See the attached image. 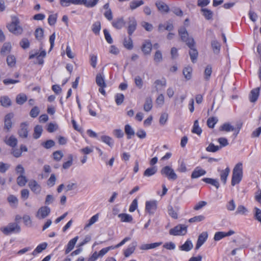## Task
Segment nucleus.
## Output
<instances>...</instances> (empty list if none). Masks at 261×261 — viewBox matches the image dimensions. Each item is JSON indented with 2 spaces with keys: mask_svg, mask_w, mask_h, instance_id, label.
<instances>
[{
  "mask_svg": "<svg viewBox=\"0 0 261 261\" xmlns=\"http://www.w3.org/2000/svg\"><path fill=\"white\" fill-rule=\"evenodd\" d=\"M243 177V164L242 163H238L234 166L231 181L232 186L238 184L241 180Z\"/></svg>",
  "mask_w": 261,
  "mask_h": 261,
  "instance_id": "obj_1",
  "label": "nucleus"
},
{
  "mask_svg": "<svg viewBox=\"0 0 261 261\" xmlns=\"http://www.w3.org/2000/svg\"><path fill=\"white\" fill-rule=\"evenodd\" d=\"M0 230L5 235L19 233L20 226L17 223H10L6 226L0 228Z\"/></svg>",
  "mask_w": 261,
  "mask_h": 261,
  "instance_id": "obj_2",
  "label": "nucleus"
},
{
  "mask_svg": "<svg viewBox=\"0 0 261 261\" xmlns=\"http://www.w3.org/2000/svg\"><path fill=\"white\" fill-rule=\"evenodd\" d=\"M9 31L15 35L21 34L22 32V29L19 25V20L16 17L12 18V22L7 26Z\"/></svg>",
  "mask_w": 261,
  "mask_h": 261,
  "instance_id": "obj_3",
  "label": "nucleus"
},
{
  "mask_svg": "<svg viewBox=\"0 0 261 261\" xmlns=\"http://www.w3.org/2000/svg\"><path fill=\"white\" fill-rule=\"evenodd\" d=\"M161 173L169 180H175L177 178V175L174 170L169 166L163 167L161 170Z\"/></svg>",
  "mask_w": 261,
  "mask_h": 261,
  "instance_id": "obj_4",
  "label": "nucleus"
},
{
  "mask_svg": "<svg viewBox=\"0 0 261 261\" xmlns=\"http://www.w3.org/2000/svg\"><path fill=\"white\" fill-rule=\"evenodd\" d=\"M188 46L190 48L189 55L193 63H195L198 56V51L195 48V41L194 39H190L188 42Z\"/></svg>",
  "mask_w": 261,
  "mask_h": 261,
  "instance_id": "obj_5",
  "label": "nucleus"
},
{
  "mask_svg": "<svg viewBox=\"0 0 261 261\" xmlns=\"http://www.w3.org/2000/svg\"><path fill=\"white\" fill-rule=\"evenodd\" d=\"M96 83L99 87V91L102 95L106 94L104 88L107 87L104 76L101 73H98L96 76Z\"/></svg>",
  "mask_w": 261,
  "mask_h": 261,
  "instance_id": "obj_6",
  "label": "nucleus"
},
{
  "mask_svg": "<svg viewBox=\"0 0 261 261\" xmlns=\"http://www.w3.org/2000/svg\"><path fill=\"white\" fill-rule=\"evenodd\" d=\"M187 226L185 225H178L169 230V233L173 236L185 235L187 233Z\"/></svg>",
  "mask_w": 261,
  "mask_h": 261,
  "instance_id": "obj_7",
  "label": "nucleus"
},
{
  "mask_svg": "<svg viewBox=\"0 0 261 261\" xmlns=\"http://www.w3.org/2000/svg\"><path fill=\"white\" fill-rule=\"evenodd\" d=\"M50 213V208L47 206L40 207L36 213V217L37 219L41 220L46 218Z\"/></svg>",
  "mask_w": 261,
  "mask_h": 261,
  "instance_id": "obj_8",
  "label": "nucleus"
},
{
  "mask_svg": "<svg viewBox=\"0 0 261 261\" xmlns=\"http://www.w3.org/2000/svg\"><path fill=\"white\" fill-rule=\"evenodd\" d=\"M219 130L220 131L229 132H234L233 134V138H236L237 136L239 133V129H237L233 125H231L229 123H224L219 128Z\"/></svg>",
  "mask_w": 261,
  "mask_h": 261,
  "instance_id": "obj_9",
  "label": "nucleus"
},
{
  "mask_svg": "<svg viewBox=\"0 0 261 261\" xmlns=\"http://www.w3.org/2000/svg\"><path fill=\"white\" fill-rule=\"evenodd\" d=\"M157 209V201L156 200L147 201L145 202V211L149 215H153Z\"/></svg>",
  "mask_w": 261,
  "mask_h": 261,
  "instance_id": "obj_10",
  "label": "nucleus"
},
{
  "mask_svg": "<svg viewBox=\"0 0 261 261\" xmlns=\"http://www.w3.org/2000/svg\"><path fill=\"white\" fill-rule=\"evenodd\" d=\"M46 56V52L45 50H43L40 53L38 51H32L30 52V55L29 56V59H33L35 57H36L37 60V63L39 64L42 65L43 64L44 61L43 58L45 57Z\"/></svg>",
  "mask_w": 261,
  "mask_h": 261,
  "instance_id": "obj_11",
  "label": "nucleus"
},
{
  "mask_svg": "<svg viewBox=\"0 0 261 261\" xmlns=\"http://www.w3.org/2000/svg\"><path fill=\"white\" fill-rule=\"evenodd\" d=\"M14 117V114L12 113H10L5 115L4 118V128L6 129L7 131H9L12 127V119Z\"/></svg>",
  "mask_w": 261,
  "mask_h": 261,
  "instance_id": "obj_12",
  "label": "nucleus"
},
{
  "mask_svg": "<svg viewBox=\"0 0 261 261\" xmlns=\"http://www.w3.org/2000/svg\"><path fill=\"white\" fill-rule=\"evenodd\" d=\"M28 124L27 122H23L20 124V128L18 131L20 137L25 138L28 135Z\"/></svg>",
  "mask_w": 261,
  "mask_h": 261,
  "instance_id": "obj_13",
  "label": "nucleus"
},
{
  "mask_svg": "<svg viewBox=\"0 0 261 261\" xmlns=\"http://www.w3.org/2000/svg\"><path fill=\"white\" fill-rule=\"evenodd\" d=\"M127 32L129 35H131L135 31L137 27V21L133 17L128 18Z\"/></svg>",
  "mask_w": 261,
  "mask_h": 261,
  "instance_id": "obj_14",
  "label": "nucleus"
},
{
  "mask_svg": "<svg viewBox=\"0 0 261 261\" xmlns=\"http://www.w3.org/2000/svg\"><path fill=\"white\" fill-rule=\"evenodd\" d=\"M234 231L232 230H230L227 232H225L223 231H218L215 233L214 239L216 241H218L221 239L225 238L226 237L230 236L234 233Z\"/></svg>",
  "mask_w": 261,
  "mask_h": 261,
  "instance_id": "obj_15",
  "label": "nucleus"
},
{
  "mask_svg": "<svg viewBox=\"0 0 261 261\" xmlns=\"http://www.w3.org/2000/svg\"><path fill=\"white\" fill-rule=\"evenodd\" d=\"M29 187L35 193L38 194L41 192V186L35 180H31L29 182Z\"/></svg>",
  "mask_w": 261,
  "mask_h": 261,
  "instance_id": "obj_16",
  "label": "nucleus"
},
{
  "mask_svg": "<svg viewBox=\"0 0 261 261\" xmlns=\"http://www.w3.org/2000/svg\"><path fill=\"white\" fill-rule=\"evenodd\" d=\"M137 246V243L136 241L132 242L128 247L124 250L123 253L125 257H129L132 254H133Z\"/></svg>",
  "mask_w": 261,
  "mask_h": 261,
  "instance_id": "obj_17",
  "label": "nucleus"
},
{
  "mask_svg": "<svg viewBox=\"0 0 261 261\" xmlns=\"http://www.w3.org/2000/svg\"><path fill=\"white\" fill-rule=\"evenodd\" d=\"M208 237L207 232H203L198 237L195 249L198 250L206 241Z\"/></svg>",
  "mask_w": 261,
  "mask_h": 261,
  "instance_id": "obj_18",
  "label": "nucleus"
},
{
  "mask_svg": "<svg viewBox=\"0 0 261 261\" xmlns=\"http://www.w3.org/2000/svg\"><path fill=\"white\" fill-rule=\"evenodd\" d=\"M220 172V179L221 181L225 184L226 183L227 177L230 173V170L229 167H227L224 170H218Z\"/></svg>",
  "mask_w": 261,
  "mask_h": 261,
  "instance_id": "obj_19",
  "label": "nucleus"
},
{
  "mask_svg": "<svg viewBox=\"0 0 261 261\" xmlns=\"http://www.w3.org/2000/svg\"><path fill=\"white\" fill-rule=\"evenodd\" d=\"M206 174L205 170L201 169L199 167H196L192 172L191 174L192 178H197L201 176L204 175Z\"/></svg>",
  "mask_w": 261,
  "mask_h": 261,
  "instance_id": "obj_20",
  "label": "nucleus"
},
{
  "mask_svg": "<svg viewBox=\"0 0 261 261\" xmlns=\"http://www.w3.org/2000/svg\"><path fill=\"white\" fill-rule=\"evenodd\" d=\"M179 35H180L181 40L186 42V44L188 45V42L190 39H193V38H188V33L186 30V29L184 28H181L178 31Z\"/></svg>",
  "mask_w": 261,
  "mask_h": 261,
  "instance_id": "obj_21",
  "label": "nucleus"
},
{
  "mask_svg": "<svg viewBox=\"0 0 261 261\" xmlns=\"http://www.w3.org/2000/svg\"><path fill=\"white\" fill-rule=\"evenodd\" d=\"M155 5H156L158 10L161 12L167 13L169 10V7L168 6V5H167L163 2L157 1L155 3Z\"/></svg>",
  "mask_w": 261,
  "mask_h": 261,
  "instance_id": "obj_22",
  "label": "nucleus"
},
{
  "mask_svg": "<svg viewBox=\"0 0 261 261\" xmlns=\"http://www.w3.org/2000/svg\"><path fill=\"white\" fill-rule=\"evenodd\" d=\"M259 88H257L252 90L250 92L249 99L252 102H255L259 96Z\"/></svg>",
  "mask_w": 261,
  "mask_h": 261,
  "instance_id": "obj_23",
  "label": "nucleus"
},
{
  "mask_svg": "<svg viewBox=\"0 0 261 261\" xmlns=\"http://www.w3.org/2000/svg\"><path fill=\"white\" fill-rule=\"evenodd\" d=\"M78 239H79V237L77 236H76L69 241V242H68V243L67 245V248L65 250L66 254H68L73 249V248L75 246V244H76Z\"/></svg>",
  "mask_w": 261,
  "mask_h": 261,
  "instance_id": "obj_24",
  "label": "nucleus"
},
{
  "mask_svg": "<svg viewBox=\"0 0 261 261\" xmlns=\"http://www.w3.org/2000/svg\"><path fill=\"white\" fill-rule=\"evenodd\" d=\"M152 49V44L149 41H146L142 45V50L145 55L150 54Z\"/></svg>",
  "mask_w": 261,
  "mask_h": 261,
  "instance_id": "obj_25",
  "label": "nucleus"
},
{
  "mask_svg": "<svg viewBox=\"0 0 261 261\" xmlns=\"http://www.w3.org/2000/svg\"><path fill=\"white\" fill-rule=\"evenodd\" d=\"M61 5L63 7L69 6L70 4L80 5L81 0H60Z\"/></svg>",
  "mask_w": 261,
  "mask_h": 261,
  "instance_id": "obj_26",
  "label": "nucleus"
},
{
  "mask_svg": "<svg viewBox=\"0 0 261 261\" xmlns=\"http://www.w3.org/2000/svg\"><path fill=\"white\" fill-rule=\"evenodd\" d=\"M125 24V21L122 18H118L112 22L113 26L117 29H121Z\"/></svg>",
  "mask_w": 261,
  "mask_h": 261,
  "instance_id": "obj_27",
  "label": "nucleus"
},
{
  "mask_svg": "<svg viewBox=\"0 0 261 261\" xmlns=\"http://www.w3.org/2000/svg\"><path fill=\"white\" fill-rule=\"evenodd\" d=\"M12 46L10 43L6 42L5 43L1 49V54L5 55L11 51Z\"/></svg>",
  "mask_w": 261,
  "mask_h": 261,
  "instance_id": "obj_28",
  "label": "nucleus"
},
{
  "mask_svg": "<svg viewBox=\"0 0 261 261\" xmlns=\"http://www.w3.org/2000/svg\"><path fill=\"white\" fill-rule=\"evenodd\" d=\"M124 132L127 135L128 139L132 138L135 135V131L132 126L129 124H126L124 126Z\"/></svg>",
  "mask_w": 261,
  "mask_h": 261,
  "instance_id": "obj_29",
  "label": "nucleus"
},
{
  "mask_svg": "<svg viewBox=\"0 0 261 261\" xmlns=\"http://www.w3.org/2000/svg\"><path fill=\"white\" fill-rule=\"evenodd\" d=\"M47 246V244L46 243H43L39 244L33 251L32 255L36 256L38 253H41L43 250L46 249Z\"/></svg>",
  "mask_w": 261,
  "mask_h": 261,
  "instance_id": "obj_30",
  "label": "nucleus"
},
{
  "mask_svg": "<svg viewBox=\"0 0 261 261\" xmlns=\"http://www.w3.org/2000/svg\"><path fill=\"white\" fill-rule=\"evenodd\" d=\"M81 4L88 8H92L94 7L98 3L99 0H81Z\"/></svg>",
  "mask_w": 261,
  "mask_h": 261,
  "instance_id": "obj_31",
  "label": "nucleus"
},
{
  "mask_svg": "<svg viewBox=\"0 0 261 261\" xmlns=\"http://www.w3.org/2000/svg\"><path fill=\"white\" fill-rule=\"evenodd\" d=\"M193 247L192 242L187 240L183 245L179 247L180 250L182 251H189L192 249Z\"/></svg>",
  "mask_w": 261,
  "mask_h": 261,
  "instance_id": "obj_32",
  "label": "nucleus"
},
{
  "mask_svg": "<svg viewBox=\"0 0 261 261\" xmlns=\"http://www.w3.org/2000/svg\"><path fill=\"white\" fill-rule=\"evenodd\" d=\"M202 180V181L207 184H209L215 186L217 189H218L219 187V183L218 182V180L216 179H213L211 178H204Z\"/></svg>",
  "mask_w": 261,
  "mask_h": 261,
  "instance_id": "obj_33",
  "label": "nucleus"
},
{
  "mask_svg": "<svg viewBox=\"0 0 261 261\" xmlns=\"http://www.w3.org/2000/svg\"><path fill=\"white\" fill-rule=\"evenodd\" d=\"M100 140L111 147H112L114 145V141L113 139L108 136L103 135L101 136Z\"/></svg>",
  "mask_w": 261,
  "mask_h": 261,
  "instance_id": "obj_34",
  "label": "nucleus"
},
{
  "mask_svg": "<svg viewBox=\"0 0 261 261\" xmlns=\"http://www.w3.org/2000/svg\"><path fill=\"white\" fill-rule=\"evenodd\" d=\"M152 108V100L151 97H147L144 105V110L146 112H149Z\"/></svg>",
  "mask_w": 261,
  "mask_h": 261,
  "instance_id": "obj_35",
  "label": "nucleus"
},
{
  "mask_svg": "<svg viewBox=\"0 0 261 261\" xmlns=\"http://www.w3.org/2000/svg\"><path fill=\"white\" fill-rule=\"evenodd\" d=\"M211 46L214 54H218L219 53L221 45L217 41L213 40L211 42Z\"/></svg>",
  "mask_w": 261,
  "mask_h": 261,
  "instance_id": "obj_36",
  "label": "nucleus"
},
{
  "mask_svg": "<svg viewBox=\"0 0 261 261\" xmlns=\"http://www.w3.org/2000/svg\"><path fill=\"white\" fill-rule=\"evenodd\" d=\"M16 59L13 55H9L7 58V63L10 67H13L15 66Z\"/></svg>",
  "mask_w": 261,
  "mask_h": 261,
  "instance_id": "obj_37",
  "label": "nucleus"
},
{
  "mask_svg": "<svg viewBox=\"0 0 261 261\" xmlns=\"http://www.w3.org/2000/svg\"><path fill=\"white\" fill-rule=\"evenodd\" d=\"M42 131L43 128L42 126L39 125H36L34 128V132L33 134L34 138L35 139H38L41 135Z\"/></svg>",
  "mask_w": 261,
  "mask_h": 261,
  "instance_id": "obj_38",
  "label": "nucleus"
},
{
  "mask_svg": "<svg viewBox=\"0 0 261 261\" xmlns=\"http://www.w3.org/2000/svg\"><path fill=\"white\" fill-rule=\"evenodd\" d=\"M1 105L4 107H9L11 105L10 98L7 96H2L0 98Z\"/></svg>",
  "mask_w": 261,
  "mask_h": 261,
  "instance_id": "obj_39",
  "label": "nucleus"
},
{
  "mask_svg": "<svg viewBox=\"0 0 261 261\" xmlns=\"http://www.w3.org/2000/svg\"><path fill=\"white\" fill-rule=\"evenodd\" d=\"M143 4L144 2L142 0L133 1L129 3V8L131 10H134Z\"/></svg>",
  "mask_w": 261,
  "mask_h": 261,
  "instance_id": "obj_40",
  "label": "nucleus"
},
{
  "mask_svg": "<svg viewBox=\"0 0 261 261\" xmlns=\"http://www.w3.org/2000/svg\"><path fill=\"white\" fill-rule=\"evenodd\" d=\"M99 218V215L98 214L93 216L88 221L87 224H86L84 227V229H86L89 227H90L92 225L96 222Z\"/></svg>",
  "mask_w": 261,
  "mask_h": 261,
  "instance_id": "obj_41",
  "label": "nucleus"
},
{
  "mask_svg": "<svg viewBox=\"0 0 261 261\" xmlns=\"http://www.w3.org/2000/svg\"><path fill=\"white\" fill-rule=\"evenodd\" d=\"M201 12L203 13V15L204 16L206 19L210 20L212 19L213 16V12L206 8L201 9Z\"/></svg>",
  "mask_w": 261,
  "mask_h": 261,
  "instance_id": "obj_42",
  "label": "nucleus"
},
{
  "mask_svg": "<svg viewBox=\"0 0 261 261\" xmlns=\"http://www.w3.org/2000/svg\"><path fill=\"white\" fill-rule=\"evenodd\" d=\"M157 171V168L155 166L150 167L145 170L144 172L145 176H150L154 175Z\"/></svg>",
  "mask_w": 261,
  "mask_h": 261,
  "instance_id": "obj_43",
  "label": "nucleus"
},
{
  "mask_svg": "<svg viewBox=\"0 0 261 261\" xmlns=\"http://www.w3.org/2000/svg\"><path fill=\"white\" fill-rule=\"evenodd\" d=\"M5 142L7 145L14 147L17 145V140L14 136H11L7 140L5 141Z\"/></svg>",
  "mask_w": 261,
  "mask_h": 261,
  "instance_id": "obj_44",
  "label": "nucleus"
},
{
  "mask_svg": "<svg viewBox=\"0 0 261 261\" xmlns=\"http://www.w3.org/2000/svg\"><path fill=\"white\" fill-rule=\"evenodd\" d=\"M7 200L11 206L15 207L18 203L17 197L13 195H9L7 198Z\"/></svg>",
  "mask_w": 261,
  "mask_h": 261,
  "instance_id": "obj_45",
  "label": "nucleus"
},
{
  "mask_svg": "<svg viewBox=\"0 0 261 261\" xmlns=\"http://www.w3.org/2000/svg\"><path fill=\"white\" fill-rule=\"evenodd\" d=\"M118 217L120 218L122 222H130L132 221V217L127 214H120L118 215Z\"/></svg>",
  "mask_w": 261,
  "mask_h": 261,
  "instance_id": "obj_46",
  "label": "nucleus"
},
{
  "mask_svg": "<svg viewBox=\"0 0 261 261\" xmlns=\"http://www.w3.org/2000/svg\"><path fill=\"white\" fill-rule=\"evenodd\" d=\"M212 72V66L210 65H207L204 70V78L205 80H209L211 74Z\"/></svg>",
  "mask_w": 261,
  "mask_h": 261,
  "instance_id": "obj_47",
  "label": "nucleus"
},
{
  "mask_svg": "<svg viewBox=\"0 0 261 261\" xmlns=\"http://www.w3.org/2000/svg\"><path fill=\"white\" fill-rule=\"evenodd\" d=\"M192 132L193 133L196 134L198 135H200L202 132L201 128L199 126L198 121L197 120L194 121Z\"/></svg>",
  "mask_w": 261,
  "mask_h": 261,
  "instance_id": "obj_48",
  "label": "nucleus"
},
{
  "mask_svg": "<svg viewBox=\"0 0 261 261\" xmlns=\"http://www.w3.org/2000/svg\"><path fill=\"white\" fill-rule=\"evenodd\" d=\"M27 182V179L24 175H20L17 178V183L19 186L23 187Z\"/></svg>",
  "mask_w": 261,
  "mask_h": 261,
  "instance_id": "obj_49",
  "label": "nucleus"
},
{
  "mask_svg": "<svg viewBox=\"0 0 261 261\" xmlns=\"http://www.w3.org/2000/svg\"><path fill=\"white\" fill-rule=\"evenodd\" d=\"M123 45L124 47L128 49H132L133 48V41L130 37H128V38L124 39Z\"/></svg>",
  "mask_w": 261,
  "mask_h": 261,
  "instance_id": "obj_50",
  "label": "nucleus"
},
{
  "mask_svg": "<svg viewBox=\"0 0 261 261\" xmlns=\"http://www.w3.org/2000/svg\"><path fill=\"white\" fill-rule=\"evenodd\" d=\"M192 69L191 67L188 66L185 67L183 70V74L186 79L189 80L191 77Z\"/></svg>",
  "mask_w": 261,
  "mask_h": 261,
  "instance_id": "obj_51",
  "label": "nucleus"
},
{
  "mask_svg": "<svg viewBox=\"0 0 261 261\" xmlns=\"http://www.w3.org/2000/svg\"><path fill=\"white\" fill-rule=\"evenodd\" d=\"M218 121V119L216 117H210L207 120V125L210 128H213Z\"/></svg>",
  "mask_w": 261,
  "mask_h": 261,
  "instance_id": "obj_52",
  "label": "nucleus"
},
{
  "mask_svg": "<svg viewBox=\"0 0 261 261\" xmlns=\"http://www.w3.org/2000/svg\"><path fill=\"white\" fill-rule=\"evenodd\" d=\"M221 146H216L213 143H211L206 148V150L208 152H215L219 150Z\"/></svg>",
  "mask_w": 261,
  "mask_h": 261,
  "instance_id": "obj_53",
  "label": "nucleus"
},
{
  "mask_svg": "<svg viewBox=\"0 0 261 261\" xmlns=\"http://www.w3.org/2000/svg\"><path fill=\"white\" fill-rule=\"evenodd\" d=\"M27 96L23 94H19L17 96L16 100L19 105L23 104L27 100Z\"/></svg>",
  "mask_w": 261,
  "mask_h": 261,
  "instance_id": "obj_54",
  "label": "nucleus"
},
{
  "mask_svg": "<svg viewBox=\"0 0 261 261\" xmlns=\"http://www.w3.org/2000/svg\"><path fill=\"white\" fill-rule=\"evenodd\" d=\"M205 217L203 215H199L190 218L189 220L190 223L199 222L204 220Z\"/></svg>",
  "mask_w": 261,
  "mask_h": 261,
  "instance_id": "obj_55",
  "label": "nucleus"
},
{
  "mask_svg": "<svg viewBox=\"0 0 261 261\" xmlns=\"http://www.w3.org/2000/svg\"><path fill=\"white\" fill-rule=\"evenodd\" d=\"M247 212V209L244 206L240 205L238 206L236 214L246 215Z\"/></svg>",
  "mask_w": 261,
  "mask_h": 261,
  "instance_id": "obj_56",
  "label": "nucleus"
},
{
  "mask_svg": "<svg viewBox=\"0 0 261 261\" xmlns=\"http://www.w3.org/2000/svg\"><path fill=\"white\" fill-rule=\"evenodd\" d=\"M100 28V22L96 21L92 25V30L93 33L97 35L99 34Z\"/></svg>",
  "mask_w": 261,
  "mask_h": 261,
  "instance_id": "obj_57",
  "label": "nucleus"
},
{
  "mask_svg": "<svg viewBox=\"0 0 261 261\" xmlns=\"http://www.w3.org/2000/svg\"><path fill=\"white\" fill-rule=\"evenodd\" d=\"M168 118V115L167 113H163L161 114L159 122L162 125H164L166 124Z\"/></svg>",
  "mask_w": 261,
  "mask_h": 261,
  "instance_id": "obj_58",
  "label": "nucleus"
},
{
  "mask_svg": "<svg viewBox=\"0 0 261 261\" xmlns=\"http://www.w3.org/2000/svg\"><path fill=\"white\" fill-rule=\"evenodd\" d=\"M20 46L23 49H27L30 46V42L27 38H23L19 42Z\"/></svg>",
  "mask_w": 261,
  "mask_h": 261,
  "instance_id": "obj_59",
  "label": "nucleus"
},
{
  "mask_svg": "<svg viewBox=\"0 0 261 261\" xmlns=\"http://www.w3.org/2000/svg\"><path fill=\"white\" fill-rule=\"evenodd\" d=\"M56 181V177L54 174H52L47 181V185L48 186L51 187L55 185Z\"/></svg>",
  "mask_w": 261,
  "mask_h": 261,
  "instance_id": "obj_60",
  "label": "nucleus"
},
{
  "mask_svg": "<svg viewBox=\"0 0 261 261\" xmlns=\"http://www.w3.org/2000/svg\"><path fill=\"white\" fill-rule=\"evenodd\" d=\"M226 208L228 211H232L236 208V204L233 200H230L226 204Z\"/></svg>",
  "mask_w": 261,
  "mask_h": 261,
  "instance_id": "obj_61",
  "label": "nucleus"
},
{
  "mask_svg": "<svg viewBox=\"0 0 261 261\" xmlns=\"http://www.w3.org/2000/svg\"><path fill=\"white\" fill-rule=\"evenodd\" d=\"M156 103L160 107H161L164 103V96L163 94H160L156 98L155 100Z\"/></svg>",
  "mask_w": 261,
  "mask_h": 261,
  "instance_id": "obj_62",
  "label": "nucleus"
},
{
  "mask_svg": "<svg viewBox=\"0 0 261 261\" xmlns=\"http://www.w3.org/2000/svg\"><path fill=\"white\" fill-rule=\"evenodd\" d=\"M43 31L41 28H38L35 31V37L38 40H41L43 38Z\"/></svg>",
  "mask_w": 261,
  "mask_h": 261,
  "instance_id": "obj_63",
  "label": "nucleus"
},
{
  "mask_svg": "<svg viewBox=\"0 0 261 261\" xmlns=\"http://www.w3.org/2000/svg\"><path fill=\"white\" fill-rule=\"evenodd\" d=\"M135 83L136 86L139 88L141 89L143 86V80L139 76H137L135 77Z\"/></svg>",
  "mask_w": 261,
  "mask_h": 261,
  "instance_id": "obj_64",
  "label": "nucleus"
}]
</instances>
